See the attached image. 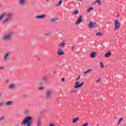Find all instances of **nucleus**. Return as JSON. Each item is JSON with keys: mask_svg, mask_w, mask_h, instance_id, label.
<instances>
[{"mask_svg": "<svg viewBox=\"0 0 126 126\" xmlns=\"http://www.w3.org/2000/svg\"><path fill=\"white\" fill-rule=\"evenodd\" d=\"M83 21V20L82 19V15H81L78 18L77 20L75 22V25H78V24H80V23H81Z\"/></svg>", "mask_w": 126, "mask_h": 126, "instance_id": "nucleus-10", "label": "nucleus"}, {"mask_svg": "<svg viewBox=\"0 0 126 126\" xmlns=\"http://www.w3.org/2000/svg\"><path fill=\"white\" fill-rule=\"evenodd\" d=\"M83 84H84V82H82V83L80 84L79 82L77 81L75 83L74 88V89H77L78 88H80L81 87H82L83 86Z\"/></svg>", "mask_w": 126, "mask_h": 126, "instance_id": "nucleus-6", "label": "nucleus"}, {"mask_svg": "<svg viewBox=\"0 0 126 126\" xmlns=\"http://www.w3.org/2000/svg\"><path fill=\"white\" fill-rule=\"evenodd\" d=\"M99 65H100V67L101 68H104V64L103 63L100 62L99 63Z\"/></svg>", "mask_w": 126, "mask_h": 126, "instance_id": "nucleus-31", "label": "nucleus"}, {"mask_svg": "<svg viewBox=\"0 0 126 126\" xmlns=\"http://www.w3.org/2000/svg\"><path fill=\"white\" fill-rule=\"evenodd\" d=\"M101 80L102 79L101 78H99L98 80L96 81V83H99Z\"/></svg>", "mask_w": 126, "mask_h": 126, "instance_id": "nucleus-32", "label": "nucleus"}, {"mask_svg": "<svg viewBox=\"0 0 126 126\" xmlns=\"http://www.w3.org/2000/svg\"><path fill=\"white\" fill-rule=\"evenodd\" d=\"M65 46V43H64V41H62L59 44V47H62V48H64Z\"/></svg>", "mask_w": 126, "mask_h": 126, "instance_id": "nucleus-20", "label": "nucleus"}, {"mask_svg": "<svg viewBox=\"0 0 126 126\" xmlns=\"http://www.w3.org/2000/svg\"><path fill=\"white\" fill-rule=\"evenodd\" d=\"M57 54L58 56H63L64 55V52L62 49H59L57 51Z\"/></svg>", "mask_w": 126, "mask_h": 126, "instance_id": "nucleus-11", "label": "nucleus"}, {"mask_svg": "<svg viewBox=\"0 0 126 126\" xmlns=\"http://www.w3.org/2000/svg\"><path fill=\"white\" fill-rule=\"evenodd\" d=\"M120 16V14H118L117 16H116V17H119Z\"/></svg>", "mask_w": 126, "mask_h": 126, "instance_id": "nucleus-44", "label": "nucleus"}, {"mask_svg": "<svg viewBox=\"0 0 126 126\" xmlns=\"http://www.w3.org/2000/svg\"><path fill=\"white\" fill-rule=\"evenodd\" d=\"M62 81H63V82H64V81H65L64 78H62Z\"/></svg>", "mask_w": 126, "mask_h": 126, "instance_id": "nucleus-41", "label": "nucleus"}, {"mask_svg": "<svg viewBox=\"0 0 126 126\" xmlns=\"http://www.w3.org/2000/svg\"><path fill=\"white\" fill-rule=\"evenodd\" d=\"M5 106H12L13 105V101H9L5 103Z\"/></svg>", "mask_w": 126, "mask_h": 126, "instance_id": "nucleus-15", "label": "nucleus"}, {"mask_svg": "<svg viewBox=\"0 0 126 126\" xmlns=\"http://www.w3.org/2000/svg\"><path fill=\"white\" fill-rule=\"evenodd\" d=\"M11 57V53L10 52H7L5 53L3 57L4 60V63H8L9 59Z\"/></svg>", "mask_w": 126, "mask_h": 126, "instance_id": "nucleus-4", "label": "nucleus"}, {"mask_svg": "<svg viewBox=\"0 0 126 126\" xmlns=\"http://www.w3.org/2000/svg\"><path fill=\"white\" fill-rule=\"evenodd\" d=\"M123 120H124V118H123V117H121V118L120 119V120H119L118 123H117V125H118V126H119V125H120V124H121V123H122V121H123Z\"/></svg>", "mask_w": 126, "mask_h": 126, "instance_id": "nucleus-24", "label": "nucleus"}, {"mask_svg": "<svg viewBox=\"0 0 126 126\" xmlns=\"http://www.w3.org/2000/svg\"><path fill=\"white\" fill-rule=\"evenodd\" d=\"M101 9H99V11H101Z\"/></svg>", "mask_w": 126, "mask_h": 126, "instance_id": "nucleus-46", "label": "nucleus"}, {"mask_svg": "<svg viewBox=\"0 0 126 126\" xmlns=\"http://www.w3.org/2000/svg\"><path fill=\"white\" fill-rule=\"evenodd\" d=\"M42 81H47V80H48V78H47V77H43V78L41 79Z\"/></svg>", "mask_w": 126, "mask_h": 126, "instance_id": "nucleus-29", "label": "nucleus"}, {"mask_svg": "<svg viewBox=\"0 0 126 126\" xmlns=\"http://www.w3.org/2000/svg\"><path fill=\"white\" fill-rule=\"evenodd\" d=\"M111 56H112V52H108L104 55V57L105 58H110Z\"/></svg>", "mask_w": 126, "mask_h": 126, "instance_id": "nucleus-18", "label": "nucleus"}, {"mask_svg": "<svg viewBox=\"0 0 126 126\" xmlns=\"http://www.w3.org/2000/svg\"><path fill=\"white\" fill-rule=\"evenodd\" d=\"M13 36V34L12 32H8L3 35V36L2 37V40L5 42H9V41H11L12 39Z\"/></svg>", "mask_w": 126, "mask_h": 126, "instance_id": "nucleus-2", "label": "nucleus"}, {"mask_svg": "<svg viewBox=\"0 0 126 126\" xmlns=\"http://www.w3.org/2000/svg\"><path fill=\"white\" fill-rule=\"evenodd\" d=\"M93 9H94V8H93V7L89 8L87 10L88 13H89V12H90V11H91V10H93Z\"/></svg>", "mask_w": 126, "mask_h": 126, "instance_id": "nucleus-25", "label": "nucleus"}, {"mask_svg": "<svg viewBox=\"0 0 126 126\" xmlns=\"http://www.w3.org/2000/svg\"><path fill=\"white\" fill-rule=\"evenodd\" d=\"M26 0H19V4L20 5H23V4H25Z\"/></svg>", "mask_w": 126, "mask_h": 126, "instance_id": "nucleus-19", "label": "nucleus"}, {"mask_svg": "<svg viewBox=\"0 0 126 126\" xmlns=\"http://www.w3.org/2000/svg\"><path fill=\"white\" fill-rule=\"evenodd\" d=\"M92 69H89L84 72V74H87V73H89V72H91Z\"/></svg>", "mask_w": 126, "mask_h": 126, "instance_id": "nucleus-26", "label": "nucleus"}, {"mask_svg": "<svg viewBox=\"0 0 126 126\" xmlns=\"http://www.w3.org/2000/svg\"><path fill=\"white\" fill-rule=\"evenodd\" d=\"M10 81V80L9 79H7L5 81V83H8V82H9V81Z\"/></svg>", "mask_w": 126, "mask_h": 126, "instance_id": "nucleus-38", "label": "nucleus"}, {"mask_svg": "<svg viewBox=\"0 0 126 126\" xmlns=\"http://www.w3.org/2000/svg\"><path fill=\"white\" fill-rule=\"evenodd\" d=\"M54 94L53 91L51 90H46L45 96L46 99H51L52 98V95Z\"/></svg>", "mask_w": 126, "mask_h": 126, "instance_id": "nucleus-5", "label": "nucleus"}, {"mask_svg": "<svg viewBox=\"0 0 126 126\" xmlns=\"http://www.w3.org/2000/svg\"><path fill=\"white\" fill-rule=\"evenodd\" d=\"M58 20V19L57 17L51 18L50 20V22H51V23H57Z\"/></svg>", "mask_w": 126, "mask_h": 126, "instance_id": "nucleus-13", "label": "nucleus"}, {"mask_svg": "<svg viewBox=\"0 0 126 126\" xmlns=\"http://www.w3.org/2000/svg\"><path fill=\"white\" fill-rule=\"evenodd\" d=\"M33 120H32V117L27 116L24 118V120H23L21 124L23 126H25V125L27 124V126H31Z\"/></svg>", "mask_w": 126, "mask_h": 126, "instance_id": "nucleus-1", "label": "nucleus"}, {"mask_svg": "<svg viewBox=\"0 0 126 126\" xmlns=\"http://www.w3.org/2000/svg\"><path fill=\"white\" fill-rule=\"evenodd\" d=\"M6 12H3L2 13H1L0 15V22L4 18V16H5Z\"/></svg>", "mask_w": 126, "mask_h": 126, "instance_id": "nucleus-14", "label": "nucleus"}, {"mask_svg": "<svg viewBox=\"0 0 126 126\" xmlns=\"http://www.w3.org/2000/svg\"><path fill=\"white\" fill-rule=\"evenodd\" d=\"M42 118L41 117H39L37 119V126H42Z\"/></svg>", "mask_w": 126, "mask_h": 126, "instance_id": "nucleus-12", "label": "nucleus"}, {"mask_svg": "<svg viewBox=\"0 0 126 126\" xmlns=\"http://www.w3.org/2000/svg\"><path fill=\"white\" fill-rule=\"evenodd\" d=\"M96 2L98 3V5H101V1L100 0H96L94 3H96Z\"/></svg>", "mask_w": 126, "mask_h": 126, "instance_id": "nucleus-28", "label": "nucleus"}, {"mask_svg": "<svg viewBox=\"0 0 126 126\" xmlns=\"http://www.w3.org/2000/svg\"><path fill=\"white\" fill-rule=\"evenodd\" d=\"M13 88H15V85L14 84L12 83L9 85V86H8L9 89H13Z\"/></svg>", "mask_w": 126, "mask_h": 126, "instance_id": "nucleus-17", "label": "nucleus"}, {"mask_svg": "<svg viewBox=\"0 0 126 126\" xmlns=\"http://www.w3.org/2000/svg\"><path fill=\"white\" fill-rule=\"evenodd\" d=\"M78 121H79V118L78 117H76L73 119L72 124H75V123H76V122H78Z\"/></svg>", "mask_w": 126, "mask_h": 126, "instance_id": "nucleus-22", "label": "nucleus"}, {"mask_svg": "<svg viewBox=\"0 0 126 126\" xmlns=\"http://www.w3.org/2000/svg\"><path fill=\"white\" fill-rule=\"evenodd\" d=\"M63 3V0H60L59 2V3L56 4V6H61V4Z\"/></svg>", "mask_w": 126, "mask_h": 126, "instance_id": "nucleus-23", "label": "nucleus"}, {"mask_svg": "<svg viewBox=\"0 0 126 126\" xmlns=\"http://www.w3.org/2000/svg\"><path fill=\"white\" fill-rule=\"evenodd\" d=\"M3 68H4L3 66H0V70H3Z\"/></svg>", "mask_w": 126, "mask_h": 126, "instance_id": "nucleus-39", "label": "nucleus"}, {"mask_svg": "<svg viewBox=\"0 0 126 126\" xmlns=\"http://www.w3.org/2000/svg\"><path fill=\"white\" fill-rule=\"evenodd\" d=\"M78 92L77 90H72L70 92V94H76Z\"/></svg>", "mask_w": 126, "mask_h": 126, "instance_id": "nucleus-21", "label": "nucleus"}, {"mask_svg": "<svg viewBox=\"0 0 126 126\" xmlns=\"http://www.w3.org/2000/svg\"><path fill=\"white\" fill-rule=\"evenodd\" d=\"M47 18V14H44L41 15H36L35 16V19H46Z\"/></svg>", "mask_w": 126, "mask_h": 126, "instance_id": "nucleus-7", "label": "nucleus"}, {"mask_svg": "<svg viewBox=\"0 0 126 126\" xmlns=\"http://www.w3.org/2000/svg\"><path fill=\"white\" fill-rule=\"evenodd\" d=\"M38 90H43L44 89V87L40 86L38 88Z\"/></svg>", "mask_w": 126, "mask_h": 126, "instance_id": "nucleus-33", "label": "nucleus"}, {"mask_svg": "<svg viewBox=\"0 0 126 126\" xmlns=\"http://www.w3.org/2000/svg\"><path fill=\"white\" fill-rule=\"evenodd\" d=\"M75 50V46L73 45L72 46L71 51H74Z\"/></svg>", "mask_w": 126, "mask_h": 126, "instance_id": "nucleus-36", "label": "nucleus"}, {"mask_svg": "<svg viewBox=\"0 0 126 126\" xmlns=\"http://www.w3.org/2000/svg\"><path fill=\"white\" fill-rule=\"evenodd\" d=\"M46 1H47V2H49V0H46Z\"/></svg>", "mask_w": 126, "mask_h": 126, "instance_id": "nucleus-45", "label": "nucleus"}, {"mask_svg": "<svg viewBox=\"0 0 126 126\" xmlns=\"http://www.w3.org/2000/svg\"><path fill=\"white\" fill-rule=\"evenodd\" d=\"M51 35V32H48L44 34V36H50Z\"/></svg>", "mask_w": 126, "mask_h": 126, "instance_id": "nucleus-35", "label": "nucleus"}, {"mask_svg": "<svg viewBox=\"0 0 126 126\" xmlns=\"http://www.w3.org/2000/svg\"><path fill=\"white\" fill-rule=\"evenodd\" d=\"M13 18V13L11 12L8 13L7 14L6 18L2 21V24H6V23H8L9 21H11V20H12Z\"/></svg>", "mask_w": 126, "mask_h": 126, "instance_id": "nucleus-3", "label": "nucleus"}, {"mask_svg": "<svg viewBox=\"0 0 126 126\" xmlns=\"http://www.w3.org/2000/svg\"><path fill=\"white\" fill-rule=\"evenodd\" d=\"M2 120H3V117L2 116L0 118V121H2Z\"/></svg>", "mask_w": 126, "mask_h": 126, "instance_id": "nucleus-42", "label": "nucleus"}, {"mask_svg": "<svg viewBox=\"0 0 126 126\" xmlns=\"http://www.w3.org/2000/svg\"><path fill=\"white\" fill-rule=\"evenodd\" d=\"M114 23L115 24V29H119L120 26H121V24L119 22V20L116 19L114 21Z\"/></svg>", "mask_w": 126, "mask_h": 126, "instance_id": "nucleus-9", "label": "nucleus"}, {"mask_svg": "<svg viewBox=\"0 0 126 126\" xmlns=\"http://www.w3.org/2000/svg\"><path fill=\"white\" fill-rule=\"evenodd\" d=\"M96 55H97V52H92L90 54V57L92 59H94L96 57Z\"/></svg>", "mask_w": 126, "mask_h": 126, "instance_id": "nucleus-16", "label": "nucleus"}, {"mask_svg": "<svg viewBox=\"0 0 126 126\" xmlns=\"http://www.w3.org/2000/svg\"><path fill=\"white\" fill-rule=\"evenodd\" d=\"M2 106H3V103H0V108H1Z\"/></svg>", "mask_w": 126, "mask_h": 126, "instance_id": "nucleus-40", "label": "nucleus"}, {"mask_svg": "<svg viewBox=\"0 0 126 126\" xmlns=\"http://www.w3.org/2000/svg\"><path fill=\"white\" fill-rule=\"evenodd\" d=\"M80 79V76H79V77L76 79V80H79Z\"/></svg>", "mask_w": 126, "mask_h": 126, "instance_id": "nucleus-43", "label": "nucleus"}, {"mask_svg": "<svg viewBox=\"0 0 126 126\" xmlns=\"http://www.w3.org/2000/svg\"><path fill=\"white\" fill-rule=\"evenodd\" d=\"M103 34H102V32H98L96 33V36H102Z\"/></svg>", "mask_w": 126, "mask_h": 126, "instance_id": "nucleus-30", "label": "nucleus"}, {"mask_svg": "<svg viewBox=\"0 0 126 126\" xmlns=\"http://www.w3.org/2000/svg\"><path fill=\"white\" fill-rule=\"evenodd\" d=\"M88 27L90 28V29L95 28V27H97V24H96L95 22H90L88 25Z\"/></svg>", "mask_w": 126, "mask_h": 126, "instance_id": "nucleus-8", "label": "nucleus"}, {"mask_svg": "<svg viewBox=\"0 0 126 126\" xmlns=\"http://www.w3.org/2000/svg\"><path fill=\"white\" fill-rule=\"evenodd\" d=\"M48 126H56V125L54 123H51Z\"/></svg>", "mask_w": 126, "mask_h": 126, "instance_id": "nucleus-37", "label": "nucleus"}, {"mask_svg": "<svg viewBox=\"0 0 126 126\" xmlns=\"http://www.w3.org/2000/svg\"><path fill=\"white\" fill-rule=\"evenodd\" d=\"M45 114H46V110H42V117L45 116Z\"/></svg>", "mask_w": 126, "mask_h": 126, "instance_id": "nucleus-34", "label": "nucleus"}, {"mask_svg": "<svg viewBox=\"0 0 126 126\" xmlns=\"http://www.w3.org/2000/svg\"><path fill=\"white\" fill-rule=\"evenodd\" d=\"M79 13V11L78 10H76V11L73 12L72 14L73 15H76L77 14H78Z\"/></svg>", "mask_w": 126, "mask_h": 126, "instance_id": "nucleus-27", "label": "nucleus"}]
</instances>
